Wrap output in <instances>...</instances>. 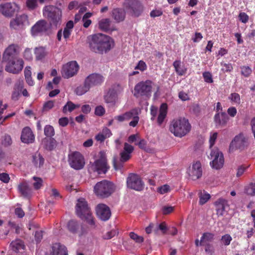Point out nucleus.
Segmentation results:
<instances>
[{"mask_svg":"<svg viewBox=\"0 0 255 255\" xmlns=\"http://www.w3.org/2000/svg\"><path fill=\"white\" fill-rule=\"evenodd\" d=\"M87 43L92 51L98 54L107 53L115 45L114 41L111 37L100 33L89 35Z\"/></svg>","mask_w":255,"mask_h":255,"instance_id":"nucleus-1","label":"nucleus"},{"mask_svg":"<svg viewBox=\"0 0 255 255\" xmlns=\"http://www.w3.org/2000/svg\"><path fill=\"white\" fill-rule=\"evenodd\" d=\"M191 128L188 120L180 118L174 119L171 122L169 130L175 136L181 137L190 131Z\"/></svg>","mask_w":255,"mask_h":255,"instance_id":"nucleus-2","label":"nucleus"},{"mask_svg":"<svg viewBox=\"0 0 255 255\" xmlns=\"http://www.w3.org/2000/svg\"><path fill=\"white\" fill-rule=\"evenodd\" d=\"M20 48L17 44L9 45L3 52L2 62L7 64H15L16 62H18V64H23V61L18 58Z\"/></svg>","mask_w":255,"mask_h":255,"instance_id":"nucleus-3","label":"nucleus"},{"mask_svg":"<svg viewBox=\"0 0 255 255\" xmlns=\"http://www.w3.org/2000/svg\"><path fill=\"white\" fill-rule=\"evenodd\" d=\"M77 215L81 219L86 221L90 225H95L93 217L87 202L84 198H80L77 200L76 206Z\"/></svg>","mask_w":255,"mask_h":255,"instance_id":"nucleus-4","label":"nucleus"},{"mask_svg":"<svg viewBox=\"0 0 255 255\" xmlns=\"http://www.w3.org/2000/svg\"><path fill=\"white\" fill-rule=\"evenodd\" d=\"M109 166L108 165L106 153L104 151H100L99 153V157L93 163L91 162L89 165V172H97L98 174H105Z\"/></svg>","mask_w":255,"mask_h":255,"instance_id":"nucleus-5","label":"nucleus"},{"mask_svg":"<svg viewBox=\"0 0 255 255\" xmlns=\"http://www.w3.org/2000/svg\"><path fill=\"white\" fill-rule=\"evenodd\" d=\"M43 14L48 19L51 25L60 24L62 11L60 8L52 5L46 6L43 9Z\"/></svg>","mask_w":255,"mask_h":255,"instance_id":"nucleus-6","label":"nucleus"},{"mask_svg":"<svg viewBox=\"0 0 255 255\" xmlns=\"http://www.w3.org/2000/svg\"><path fill=\"white\" fill-rule=\"evenodd\" d=\"M248 137L241 133L236 135L230 143L228 151L230 153H234L237 150L242 151L249 145Z\"/></svg>","mask_w":255,"mask_h":255,"instance_id":"nucleus-7","label":"nucleus"},{"mask_svg":"<svg viewBox=\"0 0 255 255\" xmlns=\"http://www.w3.org/2000/svg\"><path fill=\"white\" fill-rule=\"evenodd\" d=\"M96 195L101 197H107L110 196L114 190V184L107 180L98 182L94 188Z\"/></svg>","mask_w":255,"mask_h":255,"instance_id":"nucleus-8","label":"nucleus"},{"mask_svg":"<svg viewBox=\"0 0 255 255\" xmlns=\"http://www.w3.org/2000/svg\"><path fill=\"white\" fill-rule=\"evenodd\" d=\"M208 157L211 160L210 164L213 168L219 169L223 166L224 164V155L218 148L214 147L212 148Z\"/></svg>","mask_w":255,"mask_h":255,"instance_id":"nucleus-9","label":"nucleus"},{"mask_svg":"<svg viewBox=\"0 0 255 255\" xmlns=\"http://www.w3.org/2000/svg\"><path fill=\"white\" fill-rule=\"evenodd\" d=\"M134 96L138 98L140 96L149 97L151 95V82L147 80L137 84L134 89Z\"/></svg>","mask_w":255,"mask_h":255,"instance_id":"nucleus-10","label":"nucleus"},{"mask_svg":"<svg viewBox=\"0 0 255 255\" xmlns=\"http://www.w3.org/2000/svg\"><path fill=\"white\" fill-rule=\"evenodd\" d=\"M158 112V115L157 119V122L159 125H161L167 116V105L165 103H163L161 105L159 111L158 109L154 106H151L150 108V114L151 115V120L154 121Z\"/></svg>","mask_w":255,"mask_h":255,"instance_id":"nucleus-11","label":"nucleus"},{"mask_svg":"<svg viewBox=\"0 0 255 255\" xmlns=\"http://www.w3.org/2000/svg\"><path fill=\"white\" fill-rule=\"evenodd\" d=\"M125 6L132 16L135 17L139 16L143 11V6L137 0H127Z\"/></svg>","mask_w":255,"mask_h":255,"instance_id":"nucleus-12","label":"nucleus"},{"mask_svg":"<svg viewBox=\"0 0 255 255\" xmlns=\"http://www.w3.org/2000/svg\"><path fill=\"white\" fill-rule=\"evenodd\" d=\"M68 161L71 167L77 170L82 169L85 164L84 158L79 152L70 154Z\"/></svg>","mask_w":255,"mask_h":255,"instance_id":"nucleus-13","label":"nucleus"},{"mask_svg":"<svg viewBox=\"0 0 255 255\" xmlns=\"http://www.w3.org/2000/svg\"><path fill=\"white\" fill-rule=\"evenodd\" d=\"M128 188L137 191H140L143 188V183L140 177L135 174H130L127 180Z\"/></svg>","mask_w":255,"mask_h":255,"instance_id":"nucleus-14","label":"nucleus"},{"mask_svg":"<svg viewBox=\"0 0 255 255\" xmlns=\"http://www.w3.org/2000/svg\"><path fill=\"white\" fill-rule=\"evenodd\" d=\"M49 28V24L45 20H40L31 27V34L34 36L43 35Z\"/></svg>","mask_w":255,"mask_h":255,"instance_id":"nucleus-15","label":"nucleus"},{"mask_svg":"<svg viewBox=\"0 0 255 255\" xmlns=\"http://www.w3.org/2000/svg\"><path fill=\"white\" fill-rule=\"evenodd\" d=\"M19 9L20 7L15 3L7 2L0 5V12L6 17L12 16Z\"/></svg>","mask_w":255,"mask_h":255,"instance_id":"nucleus-16","label":"nucleus"},{"mask_svg":"<svg viewBox=\"0 0 255 255\" xmlns=\"http://www.w3.org/2000/svg\"><path fill=\"white\" fill-rule=\"evenodd\" d=\"M96 211L98 217L102 221H106L111 217V210L104 204H98L96 208Z\"/></svg>","mask_w":255,"mask_h":255,"instance_id":"nucleus-17","label":"nucleus"},{"mask_svg":"<svg viewBox=\"0 0 255 255\" xmlns=\"http://www.w3.org/2000/svg\"><path fill=\"white\" fill-rule=\"evenodd\" d=\"M188 174L193 180L200 178L202 175V168L200 162L197 161L193 162L192 166L188 170Z\"/></svg>","mask_w":255,"mask_h":255,"instance_id":"nucleus-18","label":"nucleus"},{"mask_svg":"<svg viewBox=\"0 0 255 255\" xmlns=\"http://www.w3.org/2000/svg\"><path fill=\"white\" fill-rule=\"evenodd\" d=\"M104 81V77L101 74L93 73L87 76L85 79L86 84L91 89L93 87L101 85Z\"/></svg>","mask_w":255,"mask_h":255,"instance_id":"nucleus-19","label":"nucleus"},{"mask_svg":"<svg viewBox=\"0 0 255 255\" xmlns=\"http://www.w3.org/2000/svg\"><path fill=\"white\" fill-rule=\"evenodd\" d=\"M28 24V17L25 14L17 16L15 18L12 19L10 22V27L16 30L20 29L23 26Z\"/></svg>","mask_w":255,"mask_h":255,"instance_id":"nucleus-20","label":"nucleus"},{"mask_svg":"<svg viewBox=\"0 0 255 255\" xmlns=\"http://www.w3.org/2000/svg\"><path fill=\"white\" fill-rule=\"evenodd\" d=\"M79 69V65H63L61 74L63 78L68 79L76 75Z\"/></svg>","mask_w":255,"mask_h":255,"instance_id":"nucleus-21","label":"nucleus"},{"mask_svg":"<svg viewBox=\"0 0 255 255\" xmlns=\"http://www.w3.org/2000/svg\"><path fill=\"white\" fill-rule=\"evenodd\" d=\"M67 226L68 231L73 234H77L79 236H81L84 234L83 225L76 220L69 221Z\"/></svg>","mask_w":255,"mask_h":255,"instance_id":"nucleus-22","label":"nucleus"},{"mask_svg":"<svg viewBox=\"0 0 255 255\" xmlns=\"http://www.w3.org/2000/svg\"><path fill=\"white\" fill-rule=\"evenodd\" d=\"M125 113L127 116L126 117L127 121L132 119L129 124V126L132 127H135L139 121V118L138 115L140 113V110L138 108H135Z\"/></svg>","mask_w":255,"mask_h":255,"instance_id":"nucleus-23","label":"nucleus"},{"mask_svg":"<svg viewBox=\"0 0 255 255\" xmlns=\"http://www.w3.org/2000/svg\"><path fill=\"white\" fill-rule=\"evenodd\" d=\"M20 139L24 143H31L34 140V135L29 127L24 128L21 131Z\"/></svg>","mask_w":255,"mask_h":255,"instance_id":"nucleus-24","label":"nucleus"},{"mask_svg":"<svg viewBox=\"0 0 255 255\" xmlns=\"http://www.w3.org/2000/svg\"><path fill=\"white\" fill-rule=\"evenodd\" d=\"M104 100L109 107H113L119 103L117 95L113 91H109L104 96Z\"/></svg>","mask_w":255,"mask_h":255,"instance_id":"nucleus-25","label":"nucleus"},{"mask_svg":"<svg viewBox=\"0 0 255 255\" xmlns=\"http://www.w3.org/2000/svg\"><path fill=\"white\" fill-rule=\"evenodd\" d=\"M133 147L126 142L124 144V150L121 152L120 160L124 162L128 160L130 157V154L133 150Z\"/></svg>","mask_w":255,"mask_h":255,"instance_id":"nucleus-26","label":"nucleus"},{"mask_svg":"<svg viewBox=\"0 0 255 255\" xmlns=\"http://www.w3.org/2000/svg\"><path fill=\"white\" fill-rule=\"evenodd\" d=\"M49 255H68V252L65 246L55 243L52 245V251Z\"/></svg>","mask_w":255,"mask_h":255,"instance_id":"nucleus-27","label":"nucleus"},{"mask_svg":"<svg viewBox=\"0 0 255 255\" xmlns=\"http://www.w3.org/2000/svg\"><path fill=\"white\" fill-rule=\"evenodd\" d=\"M111 15L117 22H120L125 19L126 11L123 8H116L113 9Z\"/></svg>","mask_w":255,"mask_h":255,"instance_id":"nucleus-28","label":"nucleus"},{"mask_svg":"<svg viewBox=\"0 0 255 255\" xmlns=\"http://www.w3.org/2000/svg\"><path fill=\"white\" fill-rule=\"evenodd\" d=\"M216 207L217 214L218 216H223L225 209L228 206V202L226 200L220 198L215 203Z\"/></svg>","mask_w":255,"mask_h":255,"instance_id":"nucleus-29","label":"nucleus"},{"mask_svg":"<svg viewBox=\"0 0 255 255\" xmlns=\"http://www.w3.org/2000/svg\"><path fill=\"white\" fill-rule=\"evenodd\" d=\"M229 120L227 115L224 112L217 113L214 116V121L216 126H223Z\"/></svg>","mask_w":255,"mask_h":255,"instance_id":"nucleus-30","label":"nucleus"},{"mask_svg":"<svg viewBox=\"0 0 255 255\" xmlns=\"http://www.w3.org/2000/svg\"><path fill=\"white\" fill-rule=\"evenodd\" d=\"M112 21L109 18H103L99 22V27L103 31H107L112 30Z\"/></svg>","mask_w":255,"mask_h":255,"instance_id":"nucleus-31","label":"nucleus"},{"mask_svg":"<svg viewBox=\"0 0 255 255\" xmlns=\"http://www.w3.org/2000/svg\"><path fill=\"white\" fill-rule=\"evenodd\" d=\"M34 54L37 60H42L46 56L48 52L45 47L39 46L34 49Z\"/></svg>","mask_w":255,"mask_h":255,"instance_id":"nucleus-32","label":"nucleus"},{"mask_svg":"<svg viewBox=\"0 0 255 255\" xmlns=\"http://www.w3.org/2000/svg\"><path fill=\"white\" fill-rule=\"evenodd\" d=\"M19 192L25 197H27L30 194V189L28 184L26 181L21 183L18 187Z\"/></svg>","mask_w":255,"mask_h":255,"instance_id":"nucleus-33","label":"nucleus"},{"mask_svg":"<svg viewBox=\"0 0 255 255\" xmlns=\"http://www.w3.org/2000/svg\"><path fill=\"white\" fill-rule=\"evenodd\" d=\"M23 65H6L5 70L13 74H17L22 70Z\"/></svg>","mask_w":255,"mask_h":255,"instance_id":"nucleus-34","label":"nucleus"},{"mask_svg":"<svg viewBox=\"0 0 255 255\" xmlns=\"http://www.w3.org/2000/svg\"><path fill=\"white\" fill-rule=\"evenodd\" d=\"M10 246L12 250L15 252H18L19 250L23 249L24 247L23 242L20 240H15L12 241L10 244Z\"/></svg>","mask_w":255,"mask_h":255,"instance_id":"nucleus-35","label":"nucleus"},{"mask_svg":"<svg viewBox=\"0 0 255 255\" xmlns=\"http://www.w3.org/2000/svg\"><path fill=\"white\" fill-rule=\"evenodd\" d=\"M90 89L89 86L84 81L83 85H80L75 89V93L78 96H82L87 93Z\"/></svg>","mask_w":255,"mask_h":255,"instance_id":"nucleus-36","label":"nucleus"},{"mask_svg":"<svg viewBox=\"0 0 255 255\" xmlns=\"http://www.w3.org/2000/svg\"><path fill=\"white\" fill-rule=\"evenodd\" d=\"M80 107L79 105H75L71 101L68 102L63 107L62 111L64 114L67 112H71L74 110Z\"/></svg>","mask_w":255,"mask_h":255,"instance_id":"nucleus-37","label":"nucleus"},{"mask_svg":"<svg viewBox=\"0 0 255 255\" xmlns=\"http://www.w3.org/2000/svg\"><path fill=\"white\" fill-rule=\"evenodd\" d=\"M33 162L36 166L40 167L43 164L44 159L38 153H35L32 156Z\"/></svg>","mask_w":255,"mask_h":255,"instance_id":"nucleus-38","label":"nucleus"},{"mask_svg":"<svg viewBox=\"0 0 255 255\" xmlns=\"http://www.w3.org/2000/svg\"><path fill=\"white\" fill-rule=\"evenodd\" d=\"M33 162L36 166L40 167L43 164L44 159L38 153H35L32 156Z\"/></svg>","mask_w":255,"mask_h":255,"instance_id":"nucleus-39","label":"nucleus"},{"mask_svg":"<svg viewBox=\"0 0 255 255\" xmlns=\"http://www.w3.org/2000/svg\"><path fill=\"white\" fill-rule=\"evenodd\" d=\"M229 99L233 103L239 105L241 103L240 96L238 93H233L228 97Z\"/></svg>","mask_w":255,"mask_h":255,"instance_id":"nucleus-40","label":"nucleus"},{"mask_svg":"<svg viewBox=\"0 0 255 255\" xmlns=\"http://www.w3.org/2000/svg\"><path fill=\"white\" fill-rule=\"evenodd\" d=\"M214 234L211 233H205L201 238V242H211L214 239Z\"/></svg>","mask_w":255,"mask_h":255,"instance_id":"nucleus-41","label":"nucleus"},{"mask_svg":"<svg viewBox=\"0 0 255 255\" xmlns=\"http://www.w3.org/2000/svg\"><path fill=\"white\" fill-rule=\"evenodd\" d=\"M232 241V238L229 234H226L222 236L221 239V243L225 246H229Z\"/></svg>","mask_w":255,"mask_h":255,"instance_id":"nucleus-42","label":"nucleus"},{"mask_svg":"<svg viewBox=\"0 0 255 255\" xmlns=\"http://www.w3.org/2000/svg\"><path fill=\"white\" fill-rule=\"evenodd\" d=\"M54 129L52 126L47 125L44 128V134L47 137H52L54 135Z\"/></svg>","mask_w":255,"mask_h":255,"instance_id":"nucleus-43","label":"nucleus"},{"mask_svg":"<svg viewBox=\"0 0 255 255\" xmlns=\"http://www.w3.org/2000/svg\"><path fill=\"white\" fill-rule=\"evenodd\" d=\"M176 72L180 75H184L186 71L187 68L185 65H173Z\"/></svg>","mask_w":255,"mask_h":255,"instance_id":"nucleus-44","label":"nucleus"},{"mask_svg":"<svg viewBox=\"0 0 255 255\" xmlns=\"http://www.w3.org/2000/svg\"><path fill=\"white\" fill-rule=\"evenodd\" d=\"M246 192L247 194L254 196L255 195V183H250L245 189Z\"/></svg>","mask_w":255,"mask_h":255,"instance_id":"nucleus-45","label":"nucleus"},{"mask_svg":"<svg viewBox=\"0 0 255 255\" xmlns=\"http://www.w3.org/2000/svg\"><path fill=\"white\" fill-rule=\"evenodd\" d=\"M129 237L131 239L137 243H142L144 241L142 237L138 236L133 232H130L129 233Z\"/></svg>","mask_w":255,"mask_h":255,"instance_id":"nucleus-46","label":"nucleus"},{"mask_svg":"<svg viewBox=\"0 0 255 255\" xmlns=\"http://www.w3.org/2000/svg\"><path fill=\"white\" fill-rule=\"evenodd\" d=\"M199 203L200 205H203L206 203L210 198L209 194L204 192L201 193L200 196Z\"/></svg>","mask_w":255,"mask_h":255,"instance_id":"nucleus-47","label":"nucleus"},{"mask_svg":"<svg viewBox=\"0 0 255 255\" xmlns=\"http://www.w3.org/2000/svg\"><path fill=\"white\" fill-rule=\"evenodd\" d=\"M217 136L218 133L216 132L211 133L210 134L209 139V147L211 149L213 148V146L215 144Z\"/></svg>","mask_w":255,"mask_h":255,"instance_id":"nucleus-48","label":"nucleus"},{"mask_svg":"<svg viewBox=\"0 0 255 255\" xmlns=\"http://www.w3.org/2000/svg\"><path fill=\"white\" fill-rule=\"evenodd\" d=\"M2 144L4 146H9L12 143V140L9 135L5 134L2 137Z\"/></svg>","mask_w":255,"mask_h":255,"instance_id":"nucleus-49","label":"nucleus"},{"mask_svg":"<svg viewBox=\"0 0 255 255\" xmlns=\"http://www.w3.org/2000/svg\"><path fill=\"white\" fill-rule=\"evenodd\" d=\"M34 182L33 183V186L35 189H39L42 185L43 181L41 178L34 176L33 177Z\"/></svg>","mask_w":255,"mask_h":255,"instance_id":"nucleus-50","label":"nucleus"},{"mask_svg":"<svg viewBox=\"0 0 255 255\" xmlns=\"http://www.w3.org/2000/svg\"><path fill=\"white\" fill-rule=\"evenodd\" d=\"M242 74L246 77L249 76L252 72L251 68L248 65H244L241 67Z\"/></svg>","mask_w":255,"mask_h":255,"instance_id":"nucleus-51","label":"nucleus"},{"mask_svg":"<svg viewBox=\"0 0 255 255\" xmlns=\"http://www.w3.org/2000/svg\"><path fill=\"white\" fill-rule=\"evenodd\" d=\"M146 69V65H136L134 69L135 71H133L132 73L129 74L130 76L134 75L139 73L137 70H139L141 71H143Z\"/></svg>","mask_w":255,"mask_h":255,"instance_id":"nucleus-52","label":"nucleus"},{"mask_svg":"<svg viewBox=\"0 0 255 255\" xmlns=\"http://www.w3.org/2000/svg\"><path fill=\"white\" fill-rule=\"evenodd\" d=\"M170 187L168 185H164L158 188L157 192L161 194L168 193L170 191Z\"/></svg>","mask_w":255,"mask_h":255,"instance_id":"nucleus-53","label":"nucleus"},{"mask_svg":"<svg viewBox=\"0 0 255 255\" xmlns=\"http://www.w3.org/2000/svg\"><path fill=\"white\" fill-rule=\"evenodd\" d=\"M205 252L209 255H213L215 252V249L212 245L207 244L205 245Z\"/></svg>","mask_w":255,"mask_h":255,"instance_id":"nucleus-54","label":"nucleus"},{"mask_svg":"<svg viewBox=\"0 0 255 255\" xmlns=\"http://www.w3.org/2000/svg\"><path fill=\"white\" fill-rule=\"evenodd\" d=\"M158 230H161L163 233H165L166 232L167 227L164 222H162L160 224L157 225L155 229H154V231L157 232Z\"/></svg>","mask_w":255,"mask_h":255,"instance_id":"nucleus-55","label":"nucleus"},{"mask_svg":"<svg viewBox=\"0 0 255 255\" xmlns=\"http://www.w3.org/2000/svg\"><path fill=\"white\" fill-rule=\"evenodd\" d=\"M203 76L204 79V81L208 83H211L213 82V79L212 75L210 73L206 72L203 73Z\"/></svg>","mask_w":255,"mask_h":255,"instance_id":"nucleus-56","label":"nucleus"},{"mask_svg":"<svg viewBox=\"0 0 255 255\" xmlns=\"http://www.w3.org/2000/svg\"><path fill=\"white\" fill-rule=\"evenodd\" d=\"M56 146V140L53 138H50L49 140L48 143L46 145V148L51 150L54 148H55Z\"/></svg>","mask_w":255,"mask_h":255,"instance_id":"nucleus-57","label":"nucleus"},{"mask_svg":"<svg viewBox=\"0 0 255 255\" xmlns=\"http://www.w3.org/2000/svg\"><path fill=\"white\" fill-rule=\"evenodd\" d=\"M105 113L104 108L102 106H99L95 109V114L99 116H103Z\"/></svg>","mask_w":255,"mask_h":255,"instance_id":"nucleus-58","label":"nucleus"},{"mask_svg":"<svg viewBox=\"0 0 255 255\" xmlns=\"http://www.w3.org/2000/svg\"><path fill=\"white\" fill-rule=\"evenodd\" d=\"M239 18L240 20L244 23H246L249 20V16L245 12L240 13Z\"/></svg>","mask_w":255,"mask_h":255,"instance_id":"nucleus-59","label":"nucleus"},{"mask_svg":"<svg viewBox=\"0 0 255 255\" xmlns=\"http://www.w3.org/2000/svg\"><path fill=\"white\" fill-rule=\"evenodd\" d=\"M38 0H27L26 4L27 7L30 9H34L37 4Z\"/></svg>","mask_w":255,"mask_h":255,"instance_id":"nucleus-60","label":"nucleus"},{"mask_svg":"<svg viewBox=\"0 0 255 255\" xmlns=\"http://www.w3.org/2000/svg\"><path fill=\"white\" fill-rule=\"evenodd\" d=\"M23 56L26 59L28 60L32 59V54L31 53V49L29 48L25 49L23 53Z\"/></svg>","mask_w":255,"mask_h":255,"instance_id":"nucleus-61","label":"nucleus"},{"mask_svg":"<svg viewBox=\"0 0 255 255\" xmlns=\"http://www.w3.org/2000/svg\"><path fill=\"white\" fill-rule=\"evenodd\" d=\"M10 180L9 175L6 173H2L0 174V180L4 183H8Z\"/></svg>","mask_w":255,"mask_h":255,"instance_id":"nucleus-62","label":"nucleus"},{"mask_svg":"<svg viewBox=\"0 0 255 255\" xmlns=\"http://www.w3.org/2000/svg\"><path fill=\"white\" fill-rule=\"evenodd\" d=\"M8 225L9 227H10L11 228L14 229L16 233H19L20 227L18 224H16L15 223L13 222L9 221L8 223Z\"/></svg>","mask_w":255,"mask_h":255,"instance_id":"nucleus-63","label":"nucleus"},{"mask_svg":"<svg viewBox=\"0 0 255 255\" xmlns=\"http://www.w3.org/2000/svg\"><path fill=\"white\" fill-rule=\"evenodd\" d=\"M139 135L138 134L130 135L128 138V141L130 143L135 142L139 139Z\"/></svg>","mask_w":255,"mask_h":255,"instance_id":"nucleus-64","label":"nucleus"}]
</instances>
